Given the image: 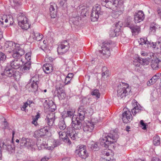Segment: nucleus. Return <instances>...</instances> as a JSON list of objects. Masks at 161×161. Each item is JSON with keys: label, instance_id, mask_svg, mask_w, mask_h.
<instances>
[{"label": "nucleus", "instance_id": "nucleus-48", "mask_svg": "<svg viewBox=\"0 0 161 161\" xmlns=\"http://www.w3.org/2000/svg\"><path fill=\"white\" fill-rule=\"evenodd\" d=\"M32 103V101L27 100V102L24 103L22 108L24 109V110H25L27 106H30V104H31Z\"/></svg>", "mask_w": 161, "mask_h": 161}, {"label": "nucleus", "instance_id": "nucleus-28", "mask_svg": "<svg viewBox=\"0 0 161 161\" xmlns=\"http://www.w3.org/2000/svg\"><path fill=\"white\" fill-rule=\"evenodd\" d=\"M99 15H100L99 14L94 12L92 10L91 14V19L92 21L93 22L97 21L99 17Z\"/></svg>", "mask_w": 161, "mask_h": 161}, {"label": "nucleus", "instance_id": "nucleus-47", "mask_svg": "<svg viewBox=\"0 0 161 161\" xmlns=\"http://www.w3.org/2000/svg\"><path fill=\"white\" fill-rule=\"evenodd\" d=\"M159 74L155 75L152 77L151 79V80L153 81L152 83H155L159 79Z\"/></svg>", "mask_w": 161, "mask_h": 161}, {"label": "nucleus", "instance_id": "nucleus-42", "mask_svg": "<svg viewBox=\"0 0 161 161\" xmlns=\"http://www.w3.org/2000/svg\"><path fill=\"white\" fill-rule=\"evenodd\" d=\"M7 19V15L4 14L0 17V24L3 25L4 22L6 24Z\"/></svg>", "mask_w": 161, "mask_h": 161}, {"label": "nucleus", "instance_id": "nucleus-24", "mask_svg": "<svg viewBox=\"0 0 161 161\" xmlns=\"http://www.w3.org/2000/svg\"><path fill=\"white\" fill-rule=\"evenodd\" d=\"M30 37H32L33 39L37 41H40L43 38V35L38 32H36L34 31L31 32Z\"/></svg>", "mask_w": 161, "mask_h": 161}, {"label": "nucleus", "instance_id": "nucleus-44", "mask_svg": "<svg viewBox=\"0 0 161 161\" xmlns=\"http://www.w3.org/2000/svg\"><path fill=\"white\" fill-rule=\"evenodd\" d=\"M158 93L157 92H154L152 93L151 99L153 101L155 100L158 97Z\"/></svg>", "mask_w": 161, "mask_h": 161}, {"label": "nucleus", "instance_id": "nucleus-41", "mask_svg": "<svg viewBox=\"0 0 161 161\" xmlns=\"http://www.w3.org/2000/svg\"><path fill=\"white\" fill-rule=\"evenodd\" d=\"M32 82L39 83V76L37 75H35L34 76H33L31 79Z\"/></svg>", "mask_w": 161, "mask_h": 161}, {"label": "nucleus", "instance_id": "nucleus-43", "mask_svg": "<svg viewBox=\"0 0 161 161\" xmlns=\"http://www.w3.org/2000/svg\"><path fill=\"white\" fill-rule=\"evenodd\" d=\"M79 17L78 16L71 17L70 18V21H71L74 24H77L78 21Z\"/></svg>", "mask_w": 161, "mask_h": 161}, {"label": "nucleus", "instance_id": "nucleus-31", "mask_svg": "<svg viewBox=\"0 0 161 161\" xmlns=\"http://www.w3.org/2000/svg\"><path fill=\"white\" fill-rule=\"evenodd\" d=\"M58 96L60 99H63L66 96V94L64 90L58 91Z\"/></svg>", "mask_w": 161, "mask_h": 161}, {"label": "nucleus", "instance_id": "nucleus-8", "mask_svg": "<svg viewBox=\"0 0 161 161\" xmlns=\"http://www.w3.org/2000/svg\"><path fill=\"white\" fill-rule=\"evenodd\" d=\"M112 44L111 41L105 42L102 47V50H100L99 52L101 53L103 56L108 58L110 55V45Z\"/></svg>", "mask_w": 161, "mask_h": 161}, {"label": "nucleus", "instance_id": "nucleus-59", "mask_svg": "<svg viewBox=\"0 0 161 161\" xmlns=\"http://www.w3.org/2000/svg\"><path fill=\"white\" fill-rule=\"evenodd\" d=\"M73 74L72 73H69L68 74L67 76L66 77V79H71V78L73 77Z\"/></svg>", "mask_w": 161, "mask_h": 161}, {"label": "nucleus", "instance_id": "nucleus-33", "mask_svg": "<svg viewBox=\"0 0 161 161\" xmlns=\"http://www.w3.org/2000/svg\"><path fill=\"white\" fill-rule=\"evenodd\" d=\"M120 23V22H118L117 23H116L115 24V28L114 29V32L115 33V36H116V33L118 32H119L120 31L121 27L120 25L119 24Z\"/></svg>", "mask_w": 161, "mask_h": 161}, {"label": "nucleus", "instance_id": "nucleus-63", "mask_svg": "<svg viewBox=\"0 0 161 161\" xmlns=\"http://www.w3.org/2000/svg\"><path fill=\"white\" fill-rule=\"evenodd\" d=\"M152 161H161V160L157 157H153L152 159Z\"/></svg>", "mask_w": 161, "mask_h": 161}, {"label": "nucleus", "instance_id": "nucleus-49", "mask_svg": "<svg viewBox=\"0 0 161 161\" xmlns=\"http://www.w3.org/2000/svg\"><path fill=\"white\" fill-rule=\"evenodd\" d=\"M60 5L64 7H67V0H60L59 1Z\"/></svg>", "mask_w": 161, "mask_h": 161}, {"label": "nucleus", "instance_id": "nucleus-61", "mask_svg": "<svg viewBox=\"0 0 161 161\" xmlns=\"http://www.w3.org/2000/svg\"><path fill=\"white\" fill-rule=\"evenodd\" d=\"M71 80V79H66V78L65 79L64 83L65 85H67L69 84L70 82V81Z\"/></svg>", "mask_w": 161, "mask_h": 161}, {"label": "nucleus", "instance_id": "nucleus-53", "mask_svg": "<svg viewBox=\"0 0 161 161\" xmlns=\"http://www.w3.org/2000/svg\"><path fill=\"white\" fill-rule=\"evenodd\" d=\"M99 161H115V160L114 159L111 160V158L109 157L108 158H105L102 157L100 158Z\"/></svg>", "mask_w": 161, "mask_h": 161}, {"label": "nucleus", "instance_id": "nucleus-2", "mask_svg": "<svg viewBox=\"0 0 161 161\" xmlns=\"http://www.w3.org/2000/svg\"><path fill=\"white\" fill-rule=\"evenodd\" d=\"M78 113L79 118L75 115L73 116L72 119V128L75 130H79L81 128L82 125L81 121L84 119L86 109L83 106H80L78 109Z\"/></svg>", "mask_w": 161, "mask_h": 161}, {"label": "nucleus", "instance_id": "nucleus-10", "mask_svg": "<svg viewBox=\"0 0 161 161\" xmlns=\"http://www.w3.org/2000/svg\"><path fill=\"white\" fill-rule=\"evenodd\" d=\"M35 144V143L30 139L22 137L20 140V146L23 148H31Z\"/></svg>", "mask_w": 161, "mask_h": 161}, {"label": "nucleus", "instance_id": "nucleus-1", "mask_svg": "<svg viewBox=\"0 0 161 161\" xmlns=\"http://www.w3.org/2000/svg\"><path fill=\"white\" fill-rule=\"evenodd\" d=\"M5 51L7 52L13 53L12 56L14 58H19L25 53L24 50L19 45L12 42H6L4 46Z\"/></svg>", "mask_w": 161, "mask_h": 161}, {"label": "nucleus", "instance_id": "nucleus-34", "mask_svg": "<svg viewBox=\"0 0 161 161\" xmlns=\"http://www.w3.org/2000/svg\"><path fill=\"white\" fill-rule=\"evenodd\" d=\"M153 144L154 145L158 146L160 144V138L158 135L153 137Z\"/></svg>", "mask_w": 161, "mask_h": 161}, {"label": "nucleus", "instance_id": "nucleus-3", "mask_svg": "<svg viewBox=\"0 0 161 161\" xmlns=\"http://www.w3.org/2000/svg\"><path fill=\"white\" fill-rule=\"evenodd\" d=\"M118 137V134L114 131H112L108 135L104 134L99 139V142L102 146L105 148H108L110 144L117 141Z\"/></svg>", "mask_w": 161, "mask_h": 161}, {"label": "nucleus", "instance_id": "nucleus-12", "mask_svg": "<svg viewBox=\"0 0 161 161\" xmlns=\"http://www.w3.org/2000/svg\"><path fill=\"white\" fill-rule=\"evenodd\" d=\"M95 123L91 121H88L85 123L83 125V129L84 132L88 133L92 132L94 128Z\"/></svg>", "mask_w": 161, "mask_h": 161}, {"label": "nucleus", "instance_id": "nucleus-57", "mask_svg": "<svg viewBox=\"0 0 161 161\" xmlns=\"http://www.w3.org/2000/svg\"><path fill=\"white\" fill-rule=\"evenodd\" d=\"M98 145L97 143H93L91 145V148L92 149H97Z\"/></svg>", "mask_w": 161, "mask_h": 161}, {"label": "nucleus", "instance_id": "nucleus-6", "mask_svg": "<svg viewBox=\"0 0 161 161\" xmlns=\"http://www.w3.org/2000/svg\"><path fill=\"white\" fill-rule=\"evenodd\" d=\"M18 24L23 29L27 30L30 28L31 25L29 24L27 18L23 13H20L17 17Z\"/></svg>", "mask_w": 161, "mask_h": 161}, {"label": "nucleus", "instance_id": "nucleus-25", "mask_svg": "<svg viewBox=\"0 0 161 161\" xmlns=\"http://www.w3.org/2000/svg\"><path fill=\"white\" fill-rule=\"evenodd\" d=\"M42 68L44 72L47 74H49L52 72L53 67L52 65L49 64H46L43 65Z\"/></svg>", "mask_w": 161, "mask_h": 161}, {"label": "nucleus", "instance_id": "nucleus-52", "mask_svg": "<svg viewBox=\"0 0 161 161\" xmlns=\"http://www.w3.org/2000/svg\"><path fill=\"white\" fill-rule=\"evenodd\" d=\"M6 56L3 53L0 52V61H3L6 59Z\"/></svg>", "mask_w": 161, "mask_h": 161}, {"label": "nucleus", "instance_id": "nucleus-26", "mask_svg": "<svg viewBox=\"0 0 161 161\" xmlns=\"http://www.w3.org/2000/svg\"><path fill=\"white\" fill-rule=\"evenodd\" d=\"M31 68V62L30 61H27L21 68L20 70L23 73L28 72Z\"/></svg>", "mask_w": 161, "mask_h": 161}, {"label": "nucleus", "instance_id": "nucleus-22", "mask_svg": "<svg viewBox=\"0 0 161 161\" xmlns=\"http://www.w3.org/2000/svg\"><path fill=\"white\" fill-rule=\"evenodd\" d=\"M134 103V107L131 110V111L133 115H135L141 111V108L136 100H134L133 102L132 103Z\"/></svg>", "mask_w": 161, "mask_h": 161}, {"label": "nucleus", "instance_id": "nucleus-14", "mask_svg": "<svg viewBox=\"0 0 161 161\" xmlns=\"http://www.w3.org/2000/svg\"><path fill=\"white\" fill-rule=\"evenodd\" d=\"M127 26L129 27L131 30V32L133 35L138 34L140 31V28L139 26L135 25L131 22H127L126 23Z\"/></svg>", "mask_w": 161, "mask_h": 161}, {"label": "nucleus", "instance_id": "nucleus-7", "mask_svg": "<svg viewBox=\"0 0 161 161\" xmlns=\"http://www.w3.org/2000/svg\"><path fill=\"white\" fill-rule=\"evenodd\" d=\"M86 148V146L84 145H78L76 147L75 153L81 158L85 159L89 156Z\"/></svg>", "mask_w": 161, "mask_h": 161}, {"label": "nucleus", "instance_id": "nucleus-36", "mask_svg": "<svg viewBox=\"0 0 161 161\" xmlns=\"http://www.w3.org/2000/svg\"><path fill=\"white\" fill-rule=\"evenodd\" d=\"M91 94L93 96L96 97L97 99L99 98L100 97V94L98 89H96L93 90V91H92Z\"/></svg>", "mask_w": 161, "mask_h": 161}, {"label": "nucleus", "instance_id": "nucleus-54", "mask_svg": "<svg viewBox=\"0 0 161 161\" xmlns=\"http://www.w3.org/2000/svg\"><path fill=\"white\" fill-rule=\"evenodd\" d=\"M52 103L53 104L52 105V106H50L49 105V108L51 109V111L52 112H53L55 110L56 107V106L54 104V103L52 102Z\"/></svg>", "mask_w": 161, "mask_h": 161}, {"label": "nucleus", "instance_id": "nucleus-56", "mask_svg": "<svg viewBox=\"0 0 161 161\" xmlns=\"http://www.w3.org/2000/svg\"><path fill=\"white\" fill-rule=\"evenodd\" d=\"M140 124L143 127L142 129L143 130H145L146 129V124H145L144 122V121L143 120H141L140 121Z\"/></svg>", "mask_w": 161, "mask_h": 161}, {"label": "nucleus", "instance_id": "nucleus-5", "mask_svg": "<svg viewBox=\"0 0 161 161\" xmlns=\"http://www.w3.org/2000/svg\"><path fill=\"white\" fill-rule=\"evenodd\" d=\"M101 3L103 6L114 10L117 7L123 5V1L122 0H102Z\"/></svg>", "mask_w": 161, "mask_h": 161}, {"label": "nucleus", "instance_id": "nucleus-58", "mask_svg": "<svg viewBox=\"0 0 161 161\" xmlns=\"http://www.w3.org/2000/svg\"><path fill=\"white\" fill-rule=\"evenodd\" d=\"M60 144V142L59 140H57L55 141L54 143V147H56Z\"/></svg>", "mask_w": 161, "mask_h": 161}, {"label": "nucleus", "instance_id": "nucleus-46", "mask_svg": "<svg viewBox=\"0 0 161 161\" xmlns=\"http://www.w3.org/2000/svg\"><path fill=\"white\" fill-rule=\"evenodd\" d=\"M110 152H111L110 150H108V149H105L104 151H103L102 153L104 157L105 156L108 157L111 154V153H110Z\"/></svg>", "mask_w": 161, "mask_h": 161}, {"label": "nucleus", "instance_id": "nucleus-21", "mask_svg": "<svg viewBox=\"0 0 161 161\" xmlns=\"http://www.w3.org/2000/svg\"><path fill=\"white\" fill-rule=\"evenodd\" d=\"M151 66L153 69H157L161 67V61L157 58L152 60Z\"/></svg>", "mask_w": 161, "mask_h": 161}, {"label": "nucleus", "instance_id": "nucleus-29", "mask_svg": "<svg viewBox=\"0 0 161 161\" xmlns=\"http://www.w3.org/2000/svg\"><path fill=\"white\" fill-rule=\"evenodd\" d=\"M92 10L100 15H102L103 13V12L101 11V6L98 4H96Z\"/></svg>", "mask_w": 161, "mask_h": 161}, {"label": "nucleus", "instance_id": "nucleus-32", "mask_svg": "<svg viewBox=\"0 0 161 161\" xmlns=\"http://www.w3.org/2000/svg\"><path fill=\"white\" fill-rule=\"evenodd\" d=\"M64 86V83L63 81H59L56 82V89L57 91H61L62 89Z\"/></svg>", "mask_w": 161, "mask_h": 161}, {"label": "nucleus", "instance_id": "nucleus-55", "mask_svg": "<svg viewBox=\"0 0 161 161\" xmlns=\"http://www.w3.org/2000/svg\"><path fill=\"white\" fill-rule=\"evenodd\" d=\"M14 3L15 6H18L20 5L21 4V3L19 0H14Z\"/></svg>", "mask_w": 161, "mask_h": 161}, {"label": "nucleus", "instance_id": "nucleus-27", "mask_svg": "<svg viewBox=\"0 0 161 161\" xmlns=\"http://www.w3.org/2000/svg\"><path fill=\"white\" fill-rule=\"evenodd\" d=\"M58 134L59 136V137L60 139H62L64 140H66V141H68V142L69 144H70L71 143V142L69 138L67 139L65 138V137L67 136H65L66 135L65 133L63 132L62 131H60L58 132Z\"/></svg>", "mask_w": 161, "mask_h": 161}, {"label": "nucleus", "instance_id": "nucleus-39", "mask_svg": "<svg viewBox=\"0 0 161 161\" xmlns=\"http://www.w3.org/2000/svg\"><path fill=\"white\" fill-rule=\"evenodd\" d=\"M58 126L59 129L62 130H64L66 127L65 122L64 120L60 121L59 123Z\"/></svg>", "mask_w": 161, "mask_h": 161}, {"label": "nucleus", "instance_id": "nucleus-16", "mask_svg": "<svg viewBox=\"0 0 161 161\" xmlns=\"http://www.w3.org/2000/svg\"><path fill=\"white\" fill-rule=\"evenodd\" d=\"M15 132L13 131L12 132V141H10V143H8L5 145H3L4 146H5V148L9 152L13 153L15 150V147L13 143V138Z\"/></svg>", "mask_w": 161, "mask_h": 161}, {"label": "nucleus", "instance_id": "nucleus-38", "mask_svg": "<svg viewBox=\"0 0 161 161\" xmlns=\"http://www.w3.org/2000/svg\"><path fill=\"white\" fill-rule=\"evenodd\" d=\"M36 83L32 82L31 85V88H32L31 91L34 92H36L38 88V84Z\"/></svg>", "mask_w": 161, "mask_h": 161}, {"label": "nucleus", "instance_id": "nucleus-51", "mask_svg": "<svg viewBox=\"0 0 161 161\" xmlns=\"http://www.w3.org/2000/svg\"><path fill=\"white\" fill-rule=\"evenodd\" d=\"M31 57V53H26L25 55V58L27 61H30Z\"/></svg>", "mask_w": 161, "mask_h": 161}, {"label": "nucleus", "instance_id": "nucleus-37", "mask_svg": "<svg viewBox=\"0 0 161 161\" xmlns=\"http://www.w3.org/2000/svg\"><path fill=\"white\" fill-rule=\"evenodd\" d=\"M102 71V76L103 77L106 78L108 76L109 71L106 67H103Z\"/></svg>", "mask_w": 161, "mask_h": 161}, {"label": "nucleus", "instance_id": "nucleus-45", "mask_svg": "<svg viewBox=\"0 0 161 161\" xmlns=\"http://www.w3.org/2000/svg\"><path fill=\"white\" fill-rule=\"evenodd\" d=\"M110 152H111L110 150H108V149H105L104 151H103L102 153L104 157L105 156L108 157L111 154V153H110Z\"/></svg>", "mask_w": 161, "mask_h": 161}, {"label": "nucleus", "instance_id": "nucleus-19", "mask_svg": "<svg viewBox=\"0 0 161 161\" xmlns=\"http://www.w3.org/2000/svg\"><path fill=\"white\" fill-rule=\"evenodd\" d=\"M134 21L136 23L142 21L144 18V15L142 11H139L135 14L134 17Z\"/></svg>", "mask_w": 161, "mask_h": 161}, {"label": "nucleus", "instance_id": "nucleus-17", "mask_svg": "<svg viewBox=\"0 0 161 161\" xmlns=\"http://www.w3.org/2000/svg\"><path fill=\"white\" fill-rule=\"evenodd\" d=\"M57 5L54 3H50L49 8L50 14L52 18H54L56 17L57 14Z\"/></svg>", "mask_w": 161, "mask_h": 161}, {"label": "nucleus", "instance_id": "nucleus-11", "mask_svg": "<svg viewBox=\"0 0 161 161\" xmlns=\"http://www.w3.org/2000/svg\"><path fill=\"white\" fill-rule=\"evenodd\" d=\"M122 119L124 123H127L132 119V115L130 112L127 108L123 109Z\"/></svg>", "mask_w": 161, "mask_h": 161}, {"label": "nucleus", "instance_id": "nucleus-50", "mask_svg": "<svg viewBox=\"0 0 161 161\" xmlns=\"http://www.w3.org/2000/svg\"><path fill=\"white\" fill-rule=\"evenodd\" d=\"M156 27L155 25H154L153 24H151L150 25V32H151L152 33L155 32L156 31Z\"/></svg>", "mask_w": 161, "mask_h": 161}, {"label": "nucleus", "instance_id": "nucleus-9", "mask_svg": "<svg viewBox=\"0 0 161 161\" xmlns=\"http://www.w3.org/2000/svg\"><path fill=\"white\" fill-rule=\"evenodd\" d=\"M69 43L67 41H64L59 44L57 49L58 54L62 55L66 53L69 47Z\"/></svg>", "mask_w": 161, "mask_h": 161}, {"label": "nucleus", "instance_id": "nucleus-30", "mask_svg": "<svg viewBox=\"0 0 161 161\" xmlns=\"http://www.w3.org/2000/svg\"><path fill=\"white\" fill-rule=\"evenodd\" d=\"M6 25H12L14 23L13 18L10 15H7Z\"/></svg>", "mask_w": 161, "mask_h": 161}, {"label": "nucleus", "instance_id": "nucleus-13", "mask_svg": "<svg viewBox=\"0 0 161 161\" xmlns=\"http://www.w3.org/2000/svg\"><path fill=\"white\" fill-rule=\"evenodd\" d=\"M66 136H69L72 140H75L77 137L78 132L76 131L71 127H68L67 128Z\"/></svg>", "mask_w": 161, "mask_h": 161}, {"label": "nucleus", "instance_id": "nucleus-15", "mask_svg": "<svg viewBox=\"0 0 161 161\" xmlns=\"http://www.w3.org/2000/svg\"><path fill=\"white\" fill-rule=\"evenodd\" d=\"M4 75L8 77H13L15 78L18 75L17 71L13 69L6 68L4 71Z\"/></svg>", "mask_w": 161, "mask_h": 161}, {"label": "nucleus", "instance_id": "nucleus-62", "mask_svg": "<svg viewBox=\"0 0 161 161\" xmlns=\"http://www.w3.org/2000/svg\"><path fill=\"white\" fill-rule=\"evenodd\" d=\"M147 62V60L144 58H142V60L140 61V63L142 64H146Z\"/></svg>", "mask_w": 161, "mask_h": 161}, {"label": "nucleus", "instance_id": "nucleus-23", "mask_svg": "<svg viewBox=\"0 0 161 161\" xmlns=\"http://www.w3.org/2000/svg\"><path fill=\"white\" fill-rule=\"evenodd\" d=\"M22 59H14L11 62V66L13 69H16L19 68L21 66Z\"/></svg>", "mask_w": 161, "mask_h": 161}, {"label": "nucleus", "instance_id": "nucleus-60", "mask_svg": "<svg viewBox=\"0 0 161 161\" xmlns=\"http://www.w3.org/2000/svg\"><path fill=\"white\" fill-rule=\"evenodd\" d=\"M3 125L5 129L8 128V124L6 120V119H5L3 122Z\"/></svg>", "mask_w": 161, "mask_h": 161}, {"label": "nucleus", "instance_id": "nucleus-4", "mask_svg": "<svg viewBox=\"0 0 161 161\" xmlns=\"http://www.w3.org/2000/svg\"><path fill=\"white\" fill-rule=\"evenodd\" d=\"M130 90L128 84L120 82L117 86V96L120 98L125 97L128 94Z\"/></svg>", "mask_w": 161, "mask_h": 161}, {"label": "nucleus", "instance_id": "nucleus-18", "mask_svg": "<svg viewBox=\"0 0 161 161\" xmlns=\"http://www.w3.org/2000/svg\"><path fill=\"white\" fill-rule=\"evenodd\" d=\"M48 131V130L47 129V127H44L40 130L35 131L34 135L35 137L39 138L46 135L47 134Z\"/></svg>", "mask_w": 161, "mask_h": 161}, {"label": "nucleus", "instance_id": "nucleus-64", "mask_svg": "<svg viewBox=\"0 0 161 161\" xmlns=\"http://www.w3.org/2000/svg\"><path fill=\"white\" fill-rule=\"evenodd\" d=\"M37 120H36V119H35L33 118V120L32 121V123L35 126H36V124H37Z\"/></svg>", "mask_w": 161, "mask_h": 161}, {"label": "nucleus", "instance_id": "nucleus-20", "mask_svg": "<svg viewBox=\"0 0 161 161\" xmlns=\"http://www.w3.org/2000/svg\"><path fill=\"white\" fill-rule=\"evenodd\" d=\"M54 117V114L53 113H50L47 115L45 120L48 125L52 126L55 119Z\"/></svg>", "mask_w": 161, "mask_h": 161}, {"label": "nucleus", "instance_id": "nucleus-35", "mask_svg": "<svg viewBox=\"0 0 161 161\" xmlns=\"http://www.w3.org/2000/svg\"><path fill=\"white\" fill-rule=\"evenodd\" d=\"M74 112L73 111H68L67 112H64L62 116L64 118H66L67 117H71L72 116H74Z\"/></svg>", "mask_w": 161, "mask_h": 161}, {"label": "nucleus", "instance_id": "nucleus-40", "mask_svg": "<svg viewBox=\"0 0 161 161\" xmlns=\"http://www.w3.org/2000/svg\"><path fill=\"white\" fill-rule=\"evenodd\" d=\"M139 44L142 45L149 43V41H147V38H141L138 41Z\"/></svg>", "mask_w": 161, "mask_h": 161}]
</instances>
